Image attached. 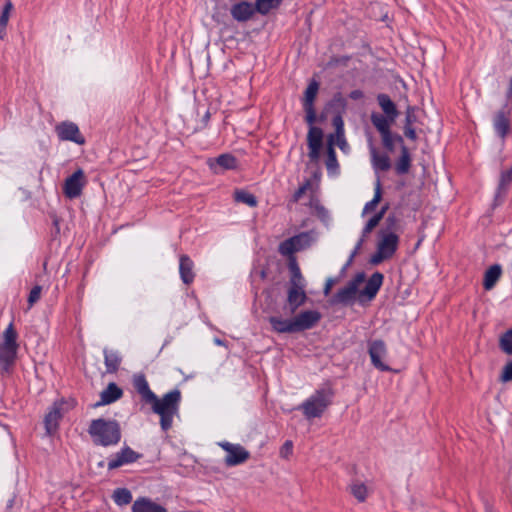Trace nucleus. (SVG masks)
<instances>
[{
	"mask_svg": "<svg viewBox=\"0 0 512 512\" xmlns=\"http://www.w3.org/2000/svg\"><path fill=\"white\" fill-rule=\"evenodd\" d=\"M321 313L317 310H306L291 319H282L279 316L269 317L272 329L277 333H297L312 329L321 320Z\"/></svg>",
	"mask_w": 512,
	"mask_h": 512,
	"instance_id": "nucleus-1",
	"label": "nucleus"
},
{
	"mask_svg": "<svg viewBox=\"0 0 512 512\" xmlns=\"http://www.w3.org/2000/svg\"><path fill=\"white\" fill-rule=\"evenodd\" d=\"M88 433L96 446H114L121 440V429L116 420L94 419L90 422Z\"/></svg>",
	"mask_w": 512,
	"mask_h": 512,
	"instance_id": "nucleus-2",
	"label": "nucleus"
},
{
	"mask_svg": "<svg viewBox=\"0 0 512 512\" xmlns=\"http://www.w3.org/2000/svg\"><path fill=\"white\" fill-rule=\"evenodd\" d=\"M180 402L179 389L169 391L161 399L155 396V400L150 402L152 411L160 416V426L163 431L166 432L172 427L173 417L178 414Z\"/></svg>",
	"mask_w": 512,
	"mask_h": 512,
	"instance_id": "nucleus-3",
	"label": "nucleus"
},
{
	"mask_svg": "<svg viewBox=\"0 0 512 512\" xmlns=\"http://www.w3.org/2000/svg\"><path fill=\"white\" fill-rule=\"evenodd\" d=\"M17 338V331L13 323H10L4 330L2 342L0 343V366L5 370H8L16 360L19 348Z\"/></svg>",
	"mask_w": 512,
	"mask_h": 512,
	"instance_id": "nucleus-4",
	"label": "nucleus"
},
{
	"mask_svg": "<svg viewBox=\"0 0 512 512\" xmlns=\"http://www.w3.org/2000/svg\"><path fill=\"white\" fill-rule=\"evenodd\" d=\"M332 392L329 389H320L315 391L307 400H305L299 409L307 419L320 417L326 408L331 404Z\"/></svg>",
	"mask_w": 512,
	"mask_h": 512,
	"instance_id": "nucleus-5",
	"label": "nucleus"
},
{
	"mask_svg": "<svg viewBox=\"0 0 512 512\" xmlns=\"http://www.w3.org/2000/svg\"><path fill=\"white\" fill-rule=\"evenodd\" d=\"M399 236L392 231H379V241L376 252L371 256L370 263L378 265L390 259L398 249Z\"/></svg>",
	"mask_w": 512,
	"mask_h": 512,
	"instance_id": "nucleus-6",
	"label": "nucleus"
},
{
	"mask_svg": "<svg viewBox=\"0 0 512 512\" xmlns=\"http://www.w3.org/2000/svg\"><path fill=\"white\" fill-rule=\"evenodd\" d=\"M317 239V233L314 230L301 232L290 237L278 246V252L290 257H294V253L309 248Z\"/></svg>",
	"mask_w": 512,
	"mask_h": 512,
	"instance_id": "nucleus-7",
	"label": "nucleus"
},
{
	"mask_svg": "<svg viewBox=\"0 0 512 512\" xmlns=\"http://www.w3.org/2000/svg\"><path fill=\"white\" fill-rule=\"evenodd\" d=\"M365 280L363 272L358 273L353 277L343 288L339 289L331 299L332 304L350 305L352 304L358 293L359 285Z\"/></svg>",
	"mask_w": 512,
	"mask_h": 512,
	"instance_id": "nucleus-8",
	"label": "nucleus"
},
{
	"mask_svg": "<svg viewBox=\"0 0 512 512\" xmlns=\"http://www.w3.org/2000/svg\"><path fill=\"white\" fill-rule=\"evenodd\" d=\"M368 353L371 359L372 365L383 372H389L392 369L383 362L387 356V347L383 340L377 339L368 343Z\"/></svg>",
	"mask_w": 512,
	"mask_h": 512,
	"instance_id": "nucleus-9",
	"label": "nucleus"
},
{
	"mask_svg": "<svg viewBox=\"0 0 512 512\" xmlns=\"http://www.w3.org/2000/svg\"><path fill=\"white\" fill-rule=\"evenodd\" d=\"M55 132L61 141H71L78 145L85 144V138L76 123L63 121L56 125Z\"/></svg>",
	"mask_w": 512,
	"mask_h": 512,
	"instance_id": "nucleus-10",
	"label": "nucleus"
},
{
	"mask_svg": "<svg viewBox=\"0 0 512 512\" xmlns=\"http://www.w3.org/2000/svg\"><path fill=\"white\" fill-rule=\"evenodd\" d=\"M220 446L227 452L225 456V464L228 467L236 466L246 462L250 453L240 444H232L229 442L220 443Z\"/></svg>",
	"mask_w": 512,
	"mask_h": 512,
	"instance_id": "nucleus-11",
	"label": "nucleus"
},
{
	"mask_svg": "<svg viewBox=\"0 0 512 512\" xmlns=\"http://www.w3.org/2000/svg\"><path fill=\"white\" fill-rule=\"evenodd\" d=\"M86 184L85 175L82 169L76 170L72 175L66 178L63 185V192L69 199L78 198Z\"/></svg>",
	"mask_w": 512,
	"mask_h": 512,
	"instance_id": "nucleus-12",
	"label": "nucleus"
},
{
	"mask_svg": "<svg viewBox=\"0 0 512 512\" xmlns=\"http://www.w3.org/2000/svg\"><path fill=\"white\" fill-rule=\"evenodd\" d=\"M141 457L142 454L134 451L129 446H125L119 452L113 454L110 458H108L107 468L108 470H114L123 465L134 463L138 461Z\"/></svg>",
	"mask_w": 512,
	"mask_h": 512,
	"instance_id": "nucleus-13",
	"label": "nucleus"
},
{
	"mask_svg": "<svg viewBox=\"0 0 512 512\" xmlns=\"http://www.w3.org/2000/svg\"><path fill=\"white\" fill-rule=\"evenodd\" d=\"M369 153L371 158V164L373 169L378 172H386L391 168V161L387 154L380 153L379 150L375 147L372 138L369 140Z\"/></svg>",
	"mask_w": 512,
	"mask_h": 512,
	"instance_id": "nucleus-14",
	"label": "nucleus"
},
{
	"mask_svg": "<svg viewBox=\"0 0 512 512\" xmlns=\"http://www.w3.org/2000/svg\"><path fill=\"white\" fill-rule=\"evenodd\" d=\"M384 276L380 272H375L368 279L363 290L359 292L360 300L362 301L363 297H366L367 300H372L377 295L383 283Z\"/></svg>",
	"mask_w": 512,
	"mask_h": 512,
	"instance_id": "nucleus-15",
	"label": "nucleus"
},
{
	"mask_svg": "<svg viewBox=\"0 0 512 512\" xmlns=\"http://www.w3.org/2000/svg\"><path fill=\"white\" fill-rule=\"evenodd\" d=\"M307 294L305 288H288L287 291V308L290 314H294L299 307L307 301Z\"/></svg>",
	"mask_w": 512,
	"mask_h": 512,
	"instance_id": "nucleus-16",
	"label": "nucleus"
},
{
	"mask_svg": "<svg viewBox=\"0 0 512 512\" xmlns=\"http://www.w3.org/2000/svg\"><path fill=\"white\" fill-rule=\"evenodd\" d=\"M255 12H257L255 5L253 6L247 1H241L231 7V15L238 22L248 21Z\"/></svg>",
	"mask_w": 512,
	"mask_h": 512,
	"instance_id": "nucleus-17",
	"label": "nucleus"
},
{
	"mask_svg": "<svg viewBox=\"0 0 512 512\" xmlns=\"http://www.w3.org/2000/svg\"><path fill=\"white\" fill-rule=\"evenodd\" d=\"M133 386L137 393L141 396L142 401L150 404L155 400V393L150 389L146 377L143 374L135 375L133 378Z\"/></svg>",
	"mask_w": 512,
	"mask_h": 512,
	"instance_id": "nucleus-18",
	"label": "nucleus"
},
{
	"mask_svg": "<svg viewBox=\"0 0 512 512\" xmlns=\"http://www.w3.org/2000/svg\"><path fill=\"white\" fill-rule=\"evenodd\" d=\"M123 395V391L121 388L117 386L116 383L111 382L107 385V387L100 394V401L95 404V406L107 405L111 404L118 399H120Z\"/></svg>",
	"mask_w": 512,
	"mask_h": 512,
	"instance_id": "nucleus-19",
	"label": "nucleus"
},
{
	"mask_svg": "<svg viewBox=\"0 0 512 512\" xmlns=\"http://www.w3.org/2000/svg\"><path fill=\"white\" fill-rule=\"evenodd\" d=\"M61 418V407L59 404L54 403L44 419L45 428L49 435L53 434L58 429Z\"/></svg>",
	"mask_w": 512,
	"mask_h": 512,
	"instance_id": "nucleus-20",
	"label": "nucleus"
},
{
	"mask_svg": "<svg viewBox=\"0 0 512 512\" xmlns=\"http://www.w3.org/2000/svg\"><path fill=\"white\" fill-rule=\"evenodd\" d=\"M288 268L291 273L289 288H305V280L295 257L288 259Z\"/></svg>",
	"mask_w": 512,
	"mask_h": 512,
	"instance_id": "nucleus-21",
	"label": "nucleus"
},
{
	"mask_svg": "<svg viewBox=\"0 0 512 512\" xmlns=\"http://www.w3.org/2000/svg\"><path fill=\"white\" fill-rule=\"evenodd\" d=\"M371 123L379 132V134L390 131L392 124L395 122L396 117L387 116L378 112H372L370 116Z\"/></svg>",
	"mask_w": 512,
	"mask_h": 512,
	"instance_id": "nucleus-22",
	"label": "nucleus"
},
{
	"mask_svg": "<svg viewBox=\"0 0 512 512\" xmlns=\"http://www.w3.org/2000/svg\"><path fill=\"white\" fill-rule=\"evenodd\" d=\"M132 512H167V509L149 498H139L132 505Z\"/></svg>",
	"mask_w": 512,
	"mask_h": 512,
	"instance_id": "nucleus-23",
	"label": "nucleus"
},
{
	"mask_svg": "<svg viewBox=\"0 0 512 512\" xmlns=\"http://www.w3.org/2000/svg\"><path fill=\"white\" fill-rule=\"evenodd\" d=\"M104 363L106 372L109 374L116 373L121 365V355L117 350L104 348Z\"/></svg>",
	"mask_w": 512,
	"mask_h": 512,
	"instance_id": "nucleus-24",
	"label": "nucleus"
},
{
	"mask_svg": "<svg viewBox=\"0 0 512 512\" xmlns=\"http://www.w3.org/2000/svg\"><path fill=\"white\" fill-rule=\"evenodd\" d=\"M193 261L187 255L180 256L179 273L181 280L189 285L194 281Z\"/></svg>",
	"mask_w": 512,
	"mask_h": 512,
	"instance_id": "nucleus-25",
	"label": "nucleus"
},
{
	"mask_svg": "<svg viewBox=\"0 0 512 512\" xmlns=\"http://www.w3.org/2000/svg\"><path fill=\"white\" fill-rule=\"evenodd\" d=\"M380 136L383 147L389 152H393L396 145H400L401 147L404 145L403 137L398 133L392 132V130L381 133Z\"/></svg>",
	"mask_w": 512,
	"mask_h": 512,
	"instance_id": "nucleus-26",
	"label": "nucleus"
},
{
	"mask_svg": "<svg viewBox=\"0 0 512 512\" xmlns=\"http://www.w3.org/2000/svg\"><path fill=\"white\" fill-rule=\"evenodd\" d=\"M411 167V155L409 149L402 145L401 155L396 162L395 171L398 175H404L409 172Z\"/></svg>",
	"mask_w": 512,
	"mask_h": 512,
	"instance_id": "nucleus-27",
	"label": "nucleus"
},
{
	"mask_svg": "<svg viewBox=\"0 0 512 512\" xmlns=\"http://www.w3.org/2000/svg\"><path fill=\"white\" fill-rule=\"evenodd\" d=\"M377 101H378L379 106L383 110L384 114H386L387 116H392V117H396V118L398 117L399 113H398L397 107L387 94H384V93L378 94Z\"/></svg>",
	"mask_w": 512,
	"mask_h": 512,
	"instance_id": "nucleus-28",
	"label": "nucleus"
},
{
	"mask_svg": "<svg viewBox=\"0 0 512 512\" xmlns=\"http://www.w3.org/2000/svg\"><path fill=\"white\" fill-rule=\"evenodd\" d=\"M501 276V266L498 264L490 266L484 275L483 286L486 290L492 289Z\"/></svg>",
	"mask_w": 512,
	"mask_h": 512,
	"instance_id": "nucleus-29",
	"label": "nucleus"
},
{
	"mask_svg": "<svg viewBox=\"0 0 512 512\" xmlns=\"http://www.w3.org/2000/svg\"><path fill=\"white\" fill-rule=\"evenodd\" d=\"M509 119L507 118L504 111H499L494 119V128L497 134L504 138L509 131Z\"/></svg>",
	"mask_w": 512,
	"mask_h": 512,
	"instance_id": "nucleus-30",
	"label": "nucleus"
},
{
	"mask_svg": "<svg viewBox=\"0 0 512 512\" xmlns=\"http://www.w3.org/2000/svg\"><path fill=\"white\" fill-rule=\"evenodd\" d=\"M283 0H256L255 9L261 15H267L271 10L277 9Z\"/></svg>",
	"mask_w": 512,
	"mask_h": 512,
	"instance_id": "nucleus-31",
	"label": "nucleus"
},
{
	"mask_svg": "<svg viewBox=\"0 0 512 512\" xmlns=\"http://www.w3.org/2000/svg\"><path fill=\"white\" fill-rule=\"evenodd\" d=\"M349 491L359 502H364L368 495L366 485L358 480L350 484Z\"/></svg>",
	"mask_w": 512,
	"mask_h": 512,
	"instance_id": "nucleus-32",
	"label": "nucleus"
},
{
	"mask_svg": "<svg viewBox=\"0 0 512 512\" xmlns=\"http://www.w3.org/2000/svg\"><path fill=\"white\" fill-rule=\"evenodd\" d=\"M319 84L316 81H312L307 86L304 92L303 107L314 106V100L318 93Z\"/></svg>",
	"mask_w": 512,
	"mask_h": 512,
	"instance_id": "nucleus-33",
	"label": "nucleus"
},
{
	"mask_svg": "<svg viewBox=\"0 0 512 512\" xmlns=\"http://www.w3.org/2000/svg\"><path fill=\"white\" fill-rule=\"evenodd\" d=\"M381 198H382V188H381L380 178L378 177L375 182L373 199L365 204L363 213H368V212L373 211L375 209V207L377 206V204L381 201Z\"/></svg>",
	"mask_w": 512,
	"mask_h": 512,
	"instance_id": "nucleus-34",
	"label": "nucleus"
},
{
	"mask_svg": "<svg viewBox=\"0 0 512 512\" xmlns=\"http://www.w3.org/2000/svg\"><path fill=\"white\" fill-rule=\"evenodd\" d=\"M112 498L117 505H127L132 501V494L127 488H117L114 490Z\"/></svg>",
	"mask_w": 512,
	"mask_h": 512,
	"instance_id": "nucleus-35",
	"label": "nucleus"
},
{
	"mask_svg": "<svg viewBox=\"0 0 512 512\" xmlns=\"http://www.w3.org/2000/svg\"><path fill=\"white\" fill-rule=\"evenodd\" d=\"M234 199L236 202L244 203L249 207H256L258 203L256 197L245 190H236L234 193Z\"/></svg>",
	"mask_w": 512,
	"mask_h": 512,
	"instance_id": "nucleus-36",
	"label": "nucleus"
},
{
	"mask_svg": "<svg viewBox=\"0 0 512 512\" xmlns=\"http://www.w3.org/2000/svg\"><path fill=\"white\" fill-rule=\"evenodd\" d=\"M512 182V168L506 171H502L499 179L496 197H500Z\"/></svg>",
	"mask_w": 512,
	"mask_h": 512,
	"instance_id": "nucleus-37",
	"label": "nucleus"
},
{
	"mask_svg": "<svg viewBox=\"0 0 512 512\" xmlns=\"http://www.w3.org/2000/svg\"><path fill=\"white\" fill-rule=\"evenodd\" d=\"M236 163V158L231 154H221L215 159V165L224 170L234 169L236 167Z\"/></svg>",
	"mask_w": 512,
	"mask_h": 512,
	"instance_id": "nucleus-38",
	"label": "nucleus"
},
{
	"mask_svg": "<svg viewBox=\"0 0 512 512\" xmlns=\"http://www.w3.org/2000/svg\"><path fill=\"white\" fill-rule=\"evenodd\" d=\"M323 132L320 128L310 127L307 135L308 146H322Z\"/></svg>",
	"mask_w": 512,
	"mask_h": 512,
	"instance_id": "nucleus-39",
	"label": "nucleus"
},
{
	"mask_svg": "<svg viewBox=\"0 0 512 512\" xmlns=\"http://www.w3.org/2000/svg\"><path fill=\"white\" fill-rule=\"evenodd\" d=\"M500 349L507 355H512V328L507 330L499 339Z\"/></svg>",
	"mask_w": 512,
	"mask_h": 512,
	"instance_id": "nucleus-40",
	"label": "nucleus"
},
{
	"mask_svg": "<svg viewBox=\"0 0 512 512\" xmlns=\"http://www.w3.org/2000/svg\"><path fill=\"white\" fill-rule=\"evenodd\" d=\"M326 167L328 171H334L338 167L336 152L332 145L327 149Z\"/></svg>",
	"mask_w": 512,
	"mask_h": 512,
	"instance_id": "nucleus-41",
	"label": "nucleus"
},
{
	"mask_svg": "<svg viewBox=\"0 0 512 512\" xmlns=\"http://www.w3.org/2000/svg\"><path fill=\"white\" fill-rule=\"evenodd\" d=\"M380 221H381V215L372 216L368 220L366 225L364 226V228L362 230V236L367 237L368 234H370L372 232V230L379 224Z\"/></svg>",
	"mask_w": 512,
	"mask_h": 512,
	"instance_id": "nucleus-42",
	"label": "nucleus"
},
{
	"mask_svg": "<svg viewBox=\"0 0 512 512\" xmlns=\"http://www.w3.org/2000/svg\"><path fill=\"white\" fill-rule=\"evenodd\" d=\"M12 9H13V4L10 0H8L5 3L2 13L0 15V27H2V28L6 27L8 20H9L10 12L12 11Z\"/></svg>",
	"mask_w": 512,
	"mask_h": 512,
	"instance_id": "nucleus-43",
	"label": "nucleus"
},
{
	"mask_svg": "<svg viewBox=\"0 0 512 512\" xmlns=\"http://www.w3.org/2000/svg\"><path fill=\"white\" fill-rule=\"evenodd\" d=\"M399 230V219L395 215H389L386 218V227L380 231H392L396 233Z\"/></svg>",
	"mask_w": 512,
	"mask_h": 512,
	"instance_id": "nucleus-44",
	"label": "nucleus"
},
{
	"mask_svg": "<svg viewBox=\"0 0 512 512\" xmlns=\"http://www.w3.org/2000/svg\"><path fill=\"white\" fill-rule=\"evenodd\" d=\"M499 379L503 383L512 382V360L504 365Z\"/></svg>",
	"mask_w": 512,
	"mask_h": 512,
	"instance_id": "nucleus-45",
	"label": "nucleus"
},
{
	"mask_svg": "<svg viewBox=\"0 0 512 512\" xmlns=\"http://www.w3.org/2000/svg\"><path fill=\"white\" fill-rule=\"evenodd\" d=\"M311 182L309 180H306L302 185L299 186V188L294 192L292 196L293 202H298L302 196L306 193V191L310 188Z\"/></svg>",
	"mask_w": 512,
	"mask_h": 512,
	"instance_id": "nucleus-46",
	"label": "nucleus"
},
{
	"mask_svg": "<svg viewBox=\"0 0 512 512\" xmlns=\"http://www.w3.org/2000/svg\"><path fill=\"white\" fill-rule=\"evenodd\" d=\"M41 291L42 287L39 285H36L31 289L28 296L29 307H32L40 299Z\"/></svg>",
	"mask_w": 512,
	"mask_h": 512,
	"instance_id": "nucleus-47",
	"label": "nucleus"
},
{
	"mask_svg": "<svg viewBox=\"0 0 512 512\" xmlns=\"http://www.w3.org/2000/svg\"><path fill=\"white\" fill-rule=\"evenodd\" d=\"M303 108L306 113L305 121L307 122V124L310 125V127H312L316 121V112H315L314 106L303 107Z\"/></svg>",
	"mask_w": 512,
	"mask_h": 512,
	"instance_id": "nucleus-48",
	"label": "nucleus"
},
{
	"mask_svg": "<svg viewBox=\"0 0 512 512\" xmlns=\"http://www.w3.org/2000/svg\"><path fill=\"white\" fill-rule=\"evenodd\" d=\"M309 147V153L308 156L311 161H316L319 158L320 149L322 146H308Z\"/></svg>",
	"mask_w": 512,
	"mask_h": 512,
	"instance_id": "nucleus-49",
	"label": "nucleus"
},
{
	"mask_svg": "<svg viewBox=\"0 0 512 512\" xmlns=\"http://www.w3.org/2000/svg\"><path fill=\"white\" fill-rule=\"evenodd\" d=\"M292 448H293V444L291 441H286L282 448H281V451H280V454L283 456V457H287L289 454L292 453Z\"/></svg>",
	"mask_w": 512,
	"mask_h": 512,
	"instance_id": "nucleus-50",
	"label": "nucleus"
},
{
	"mask_svg": "<svg viewBox=\"0 0 512 512\" xmlns=\"http://www.w3.org/2000/svg\"><path fill=\"white\" fill-rule=\"evenodd\" d=\"M365 238L366 237H363L361 235L360 239L358 240V242L356 243L355 247H354V250L352 251L351 255H350V261L353 260V258L358 254V252L360 251V249L362 248L363 246V243L365 242Z\"/></svg>",
	"mask_w": 512,
	"mask_h": 512,
	"instance_id": "nucleus-51",
	"label": "nucleus"
},
{
	"mask_svg": "<svg viewBox=\"0 0 512 512\" xmlns=\"http://www.w3.org/2000/svg\"><path fill=\"white\" fill-rule=\"evenodd\" d=\"M404 135L413 141L417 139L416 131L413 126H404Z\"/></svg>",
	"mask_w": 512,
	"mask_h": 512,
	"instance_id": "nucleus-52",
	"label": "nucleus"
},
{
	"mask_svg": "<svg viewBox=\"0 0 512 512\" xmlns=\"http://www.w3.org/2000/svg\"><path fill=\"white\" fill-rule=\"evenodd\" d=\"M416 121V116L413 114L410 108H408L405 117V125L404 126H412Z\"/></svg>",
	"mask_w": 512,
	"mask_h": 512,
	"instance_id": "nucleus-53",
	"label": "nucleus"
},
{
	"mask_svg": "<svg viewBox=\"0 0 512 512\" xmlns=\"http://www.w3.org/2000/svg\"><path fill=\"white\" fill-rule=\"evenodd\" d=\"M333 125L336 127L337 134L343 133V120L341 116L333 118Z\"/></svg>",
	"mask_w": 512,
	"mask_h": 512,
	"instance_id": "nucleus-54",
	"label": "nucleus"
},
{
	"mask_svg": "<svg viewBox=\"0 0 512 512\" xmlns=\"http://www.w3.org/2000/svg\"><path fill=\"white\" fill-rule=\"evenodd\" d=\"M364 94L361 90L356 89L350 92L349 97L353 100H359L363 98Z\"/></svg>",
	"mask_w": 512,
	"mask_h": 512,
	"instance_id": "nucleus-55",
	"label": "nucleus"
},
{
	"mask_svg": "<svg viewBox=\"0 0 512 512\" xmlns=\"http://www.w3.org/2000/svg\"><path fill=\"white\" fill-rule=\"evenodd\" d=\"M317 211H318V216L321 217L322 219L328 217V211L323 206L318 207Z\"/></svg>",
	"mask_w": 512,
	"mask_h": 512,
	"instance_id": "nucleus-56",
	"label": "nucleus"
},
{
	"mask_svg": "<svg viewBox=\"0 0 512 512\" xmlns=\"http://www.w3.org/2000/svg\"><path fill=\"white\" fill-rule=\"evenodd\" d=\"M333 285V280L332 279H329L326 284H325V288H324V294L327 295L331 289Z\"/></svg>",
	"mask_w": 512,
	"mask_h": 512,
	"instance_id": "nucleus-57",
	"label": "nucleus"
},
{
	"mask_svg": "<svg viewBox=\"0 0 512 512\" xmlns=\"http://www.w3.org/2000/svg\"><path fill=\"white\" fill-rule=\"evenodd\" d=\"M506 97H507L508 100H512V78L510 79V86H509V89L507 91Z\"/></svg>",
	"mask_w": 512,
	"mask_h": 512,
	"instance_id": "nucleus-58",
	"label": "nucleus"
},
{
	"mask_svg": "<svg viewBox=\"0 0 512 512\" xmlns=\"http://www.w3.org/2000/svg\"><path fill=\"white\" fill-rule=\"evenodd\" d=\"M387 209H388V206H384V207H382V209H381L378 213H376L375 215H381V219H382Z\"/></svg>",
	"mask_w": 512,
	"mask_h": 512,
	"instance_id": "nucleus-59",
	"label": "nucleus"
},
{
	"mask_svg": "<svg viewBox=\"0 0 512 512\" xmlns=\"http://www.w3.org/2000/svg\"><path fill=\"white\" fill-rule=\"evenodd\" d=\"M14 504V497L9 499L7 502V508L10 509Z\"/></svg>",
	"mask_w": 512,
	"mask_h": 512,
	"instance_id": "nucleus-60",
	"label": "nucleus"
},
{
	"mask_svg": "<svg viewBox=\"0 0 512 512\" xmlns=\"http://www.w3.org/2000/svg\"><path fill=\"white\" fill-rule=\"evenodd\" d=\"M5 36V28L0 27V39H3Z\"/></svg>",
	"mask_w": 512,
	"mask_h": 512,
	"instance_id": "nucleus-61",
	"label": "nucleus"
},
{
	"mask_svg": "<svg viewBox=\"0 0 512 512\" xmlns=\"http://www.w3.org/2000/svg\"><path fill=\"white\" fill-rule=\"evenodd\" d=\"M54 225L57 228V230H59V221H58L57 217L54 218Z\"/></svg>",
	"mask_w": 512,
	"mask_h": 512,
	"instance_id": "nucleus-62",
	"label": "nucleus"
},
{
	"mask_svg": "<svg viewBox=\"0 0 512 512\" xmlns=\"http://www.w3.org/2000/svg\"><path fill=\"white\" fill-rule=\"evenodd\" d=\"M210 167H211L212 169H214L215 171H217V168H216V166H214V164H213V163H210Z\"/></svg>",
	"mask_w": 512,
	"mask_h": 512,
	"instance_id": "nucleus-63",
	"label": "nucleus"
},
{
	"mask_svg": "<svg viewBox=\"0 0 512 512\" xmlns=\"http://www.w3.org/2000/svg\"><path fill=\"white\" fill-rule=\"evenodd\" d=\"M210 117V114L209 113H206L205 115V119H208Z\"/></svg>",
	"mask_w": 512,
	"mask_h": 512,
	"instance_id": "nucleus-64",
	"label": "nucleus"
}]
</instances>
